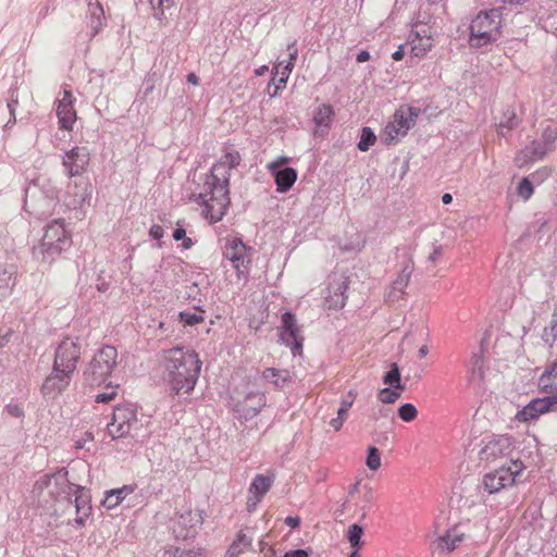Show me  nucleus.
<instances>
[{"mask_svg":"<svg viewBox=\"0 0 557 557\" xmlns=\"http://www.w3.org/2000/svg\"><path fill=\"white\" fill-rule=\"evenodd\" d=\"M159 364L169 389L177 396L190 394L200 375L202 361L196 350L186 346L163 349Z\"/></svg>","mask_w":557,"mask_h":557,"instance_id":"obj_1","label":"nucleus"},{"mask_svg":"<svg viewBox=\"0 0 557 557\" xmlns=\"http://www.w3.org/2000/svg\"><path fill=\"white\" fill-rule=\"evenodd\" d=\"M67 474L66 469L61 468L36 480L32 493L39 505L49 508L54 502L65 500L71 495L73 483L69 481Z\"/></svg>","mask_w":557,"mask_h":557,"instance_id":"obj_2","label":"nucleus"},{"mask_svg":"<svg viewBox=\"0 0 557 557\" xmlns=\"http://www.w3.org/2000/svg\"><path fill=\"white\" fill-rule=\"evenodd\" d=\"M502 21L503 14L498 9L479 12L470 24V46L482 47L496 41L500 36Z\"/></svg>","mask_w":557,"mask_h":557,"instance_id":"obj_3","label":"nucleus"},{"mask_svg":"<svg viewBox=\"0 0 557 557\" xmlns=\"http://www.w3.org/2000/svg\"><path fill=\"white\" fill-rule=\"evenodd\" d=\"M117 350L115 347L104 345L92 357L84 371V380L91 386L107 384L116 367Z\"/></svg>","mask_w":557,"mask_h":557,"instance_id":"obj_4","label":"nucleus"},{"mask_svg":"<svg viewBox=\"0 0 557 557\" xmlns=\"http://www.w3.org/2000/svg\"><path fill=\"white\" fill-rule=\"evenodd\" d=\"M198 202L205 208L206 219L210 220V222L220 221L230 205L228 186L218 182L210 184V178H207L203 191L198 196Z\"/></svg>","mask_w":557,"mask_h":557,"instance_id":"obj_5","label":"nucleus"},{"mask_svg":"<svg viewBox=\"0 0 557 557\" xmlns=\"http://www.w3.org/2000/svg\"><path fill=\"white\" fill-rule=\"evenodd\" d=\"M420 113L419 108L407 104L400 106L381 132L382 143L385 145L398 143L416 125Z\"/></svg>","mask_w":557,"mask_h":557,"instance_id":"obj_6","label":"nucleus"},{"mask_svg":"<svg viewBox=\"0 0 557 557\" xmlns=\"http://www.w3.org/2000/svg\"><path fill=\"white\" fill-rule=\"evenodd\" d=\"M137 410L132 404L114 407L111 421L107 425L108 434L113 438L135 437L141 429Z\"/></svg>","mask_w":557,"mask_h":557,"instance_id":"obj_7","label":"nucleus"},{"mask_svg":"<svg viewBox=\"0 0 557 557\" xmlns=\"http://www.w3.org/2000/svg\"><path fill=\"white\" fill-rule=\"evenodd\" d=\"M523 465L519 460L511 459L508 466L486 473L483 476V487L488 494H495L516 483V479L523 471Z\"/></svg>","mask_w":557,"mask_h":557,"instance_id":"obj_8","label":"nucleus"},{"mask_svg":"<svg viewBox=\"0 0 557 557\" xmlns=\"http://www.w3.org/2000/svg\"><path fill=\"white\" fill-rule=\"evenodd\" d=\"M407 44L412 57L424 58L436 44L435 32L432 26L417 22L408 35Z\"/></svg>","mask_w":557,"mask_h":557,"instance_id":"obj_9","label":"nucleus"},{"mask_svg":"<svg viewBox=\"0 0 557 557\" xmlns=\"http://www.w3.org/2000/svg\"><path fill=\"white\" fill-rule=\"evenodd\" d=\"M82 342L78 337H64L54 351V367L75 373L82 355Z\"/></svg>","mask_w":557,"mask_h":557,"instance_id":"obj_10","label":"nucleus"},{"mask_svg":"<svg viewBox=\"0 0 557 557\" xmlns=\"http://www.w3.org/2000/svg\"><path fill=\"white\" fill-rule=\"evenodd\" d=\"M202 523V517L198 510H186L176 513L170 521V529L176 540L186 541L196 535L198 527Z\"/></svg>","mask_w":557,"mask_h":557,"instance_id":"obj_11","label":"nucleus"},{"mask_svg":"<svg viewBox=\"0 0 557 557\" xmlns=\"http://www.w3.org/2000/svg\"><path fill=\"white\" fill-rule=\"evenodd\" d=\"M75 373L52 366L51 372L41 384V394L45 398L55 399L70 386Z\"/></svg>","mask_w":557,"mask_h":557,"instance_id":"obj_12","label":"nucleus"},{"mask_svg":"<svg viewBox=\"0 0 557 557\" xmlns=\"http://www.w3.org/2000/svg\"><path fill=\"white\" fill-rule=\"evenodd\" d=\"M242 161L239 152L233 148H226L220 160L213 164L211 174L207 177L210 178V184L218 182L220 184L230 185L231 171L235 169Z\"/></svg>","mask_w":557,"mask_h":557,"instance_id":"obj_13","label":"nucleus"},{"mask_svg":"<svg viewBox=\"0 0 557 557\" xmlns=\"http://www.w3.org/2000/svg\"><path fill=\"white\" fill-rule=\"evenodd\" d=\"M278 335L280 341L289 347L294 355L301 351L304 336L301 335L297 319L292 312H285L282 315Z\"/></svg>","mask_w":557,"mask_h":557,"instance_id":"obj_14","label":"nucleus"},{"mask_svg":"<svg viewBox=\"0 0 557 557\" xmlns=\"http://www.w3.org/2000/svg\"><path fill=\"white\" fill-rule=\"evenodd\" d=\"M90 153L86 147H73L66 151L62 164L69 177L79 176L87 171Z\"/></svg>","mask_w":557,"mask_h":557,"instance_id":"obj_15","label":"nucleus"},{"mask_svg":"<svg viewBox=\"0 0 557 557\" xmlns=\"http://www.w3.org/2000/svg\"><path fill=\"white\" fill-rule=\"evenodd\" d=\"M69 506H74L76 517L74 519L76 525L83 527L86 519L91 513L90 494L89 491L81 485L73 484L71 495L65 499Z\"/></svg>","mask_w":557,"mask_h":557,"instance_id":"obj_16","label":"nucleus"},{"mask_svg":"<svg viewBox=\"0 0 557 557\" xmlns=\"http://www.w3.org/2000/svg\"><path fill=\"white\" fill-rule=\"evenodd\" d=\"M548 411H557V394L532 399L517 412L516 419L521 422H527L529 420L536 419Z\"/></svg>","mask_w":557,"mask_h":557,"instance_id":"obj_17","label":"nucleus"},{"mask_svg":"<svg viewBox=\"0 0 557 557\" xmlns=\"http://www.w3.org/2000/svg\"><path fill=\"white\" fill-rule=\"evenodd\" d=\"M511 450L510 437L507 435H500L485 443L479 453V457L482 461L492 463L499 458L509 456Z\"/></svg>","mask_w":557,"mask_h":557,"instance_id":"obj_18","label":"nucleus"},{"mask_svg":"<svg viewBox=\"0 0 557 557\" xmlns=\"http://www.w3.org/2000/svg\"><path fill=\"white\" fill-rule=\"evenodd\" d=\"M265 404L267 399L263 393L250 392L235 405L234 410L239 419L248 421L257 417Z\"/></svg>","mask_w":557,"mask_h":557,"instance_id":"obj_19","label":"nucleus"},{"mask_svg":"<svg viewBox=\"0 0 557 557\" xmlns=\"http://www.w3.org/2000/svg\"><path fill=\"white\" fill-rule=\"evenodd\" d=\"M348 277L341 273H333L329 276V285H327V301L331 308L341 309L345 306L347 295L346 292L348 289Z\"/></svg>","mask_w":557,"mask_h":557,"instance_id":"obj_20","label":"nucleus"},{"mask_svg":"<svg viewBox=\"0 0 557 557\" xmlns=\"http://www.w3.org/2000/svg\"><path fill=\"white\" fill-rule=\"evenodd\" d=\"M250 246H226L223 256L236 270L237 277L246 276L250 263Z\"/></svg>","mask_w":557,"mask_h":557,"instance_id":"obj_21","label":"nucleus"},{"mask_svg":"<svg viewBox=\"0 0 557 557\" xmlns=\"http://www.w3.org/2000/svg\"><path fill=\"white\" fill-rule=\"evenodd\" d=\"M75 98L70 90H64L62 98L59 99L57 107V115L59 119L60 127L71 131L76 121V111L74 109Z\"/></svg>","mask_w":557,"mask_h":557,"instance_id":"obj_22","label":"nucleus"},{"mask_svg":"<svg viewBox=\"0 0 557 557\" xmlns=\"http://www.w3.org/2000/svg\"><path fill=\"white\" fill-rule=\"evenodd\" d=\"M334 117L335 111L331 104H319L312 112L314 136H325L333 124Z\"/></svg>","mask_w":557,"mask_h":557,"instance_id":"obj_23","label":"nucleus"},{"mask_svg":"<svg viewBox=\"0 0 557 557\" xmlns=\"http://www.w3.org/2000/svg\"><path fill=\"white\" fill-rule=\"evenodd\" d=\"M519 122L520 120L518 117L516 103H507L503 107L499 116L497 117L496 132L498 135L505 136L510 133Z\"/></svg>","mask_w":557,"mask_h":557,"instance_id":"obj_24","label":"nucleus"},{"mask_svg":"<svg viewBox=\"0 0 557 557\" xmlns=\"http://www.w3.org/2000/svg\"><path fill=\"white\" fill-rule=\"evenodd\" d=\"M182 264L176 258H168L163 260L157 271L156 281H161L166 286H173L178 282Z\"/></svg>","mask_w":557,"mask_h":557,"instance_id":"obj_25","label":"nucleus"},{"mask_svg":"<svg viewBox=\"0 0 557 557\" xmlns=\"http://www.w3.org/2000/svg\"><path fill=\"white\" fill-rule=\"evenodd\" d=\"M543 144L533 143L532 159H542L557 141V123L549 122L542 134Z\"/></svg>","mask_w":557,"mask_h":557,"instance_id":"obj_26","label":"nucleus"},{"mask_svg":"<svg viewBox=\"0 0 557 557\" xmlns=\"http://www.w3.org/2000/svg\"><path fill=\"white\" fill-rule=\"evenodd\" d=\"M412 272L413 264L411 262L406 263L400 273L398 274L397 278L392 283L388 289L387 299L389 301H397L403 297L405 289L410 281Z\"/></svg>","mask_w":557,"mask_h":557,"instance_id":"obj_27","label":"nucleus"},{"mask_svg":"<svg viewBox=\"0 0 557 557\" xmlns=\"http://www.w3.org/2000/svg\"><path fill=\"white\" fill-rule=\"evenodd\" d=\"M69 237L70 233L64 221L59 219L48 224L42 240L44 244H60L67 240Z\"/></svg>","mask_w":557,"mask_h":557,"instance_id":"obj_28","label":"nucleus"},{"mask_svg":"<svg viewBox=\"0 0 557 557\" xmlns=\"http://www.w3.org/2000/svg\"><path fill=\"white\" fill-rule=\"evenodd\" d=\"M275 180L276 190L278 193L288 191L296 183L298 174L293 168H284L280 171L270 172Z\"/></svg>","mask_w":557,"mask_h":557,"instance_id":"obj_29","label":"nucleus"},{"mask_svg":"<svg viewBox=\"0 0 557 557\" xmlns=\"http://www.w3.org/2000/svg\"><path fill=\"white\" fill-rule=\"evenodd\" d=\"M539 386L545 393L557 394V362L542 373L539 379Z\"/></svg>","mask_w":557,"mask_h":557,"instance_id":"obj_30","label":"nucleus"},{"mask_svg":"<svg viewBox=\"0 0 557 557\" xmlns=\"http://www.w3.org/2000/svg\"><path fill=\"white\" fill-rule=\"evenodd\" d=\"M274 482V475L273 474H257L250 486H249V494H252L255 496H258L260 498H263V496L269 492L272 484Z\"/></svg>","mask_w":557,"mask_h":557,"instance_id":"obj_31","label":"nucleus"},{"mask_svg":"<svg viewBox=\"0 0 557 557\" xmlns=\"http://www.w3.org/2000/svg\"><path fill=\"white\" fill-rule=\"evenodd\" d=\"M262 377L277 388H283L290 382V374L287 370L275 368H267L262 373Z\"/></svg>","mask_w":557,"mask_h":557,"instance_id":"obj_32","label":"nucleus"},{"mask_svg":"<svg viewBox=\"0 0 557 557\" xmlns=\"http://www.w3.org/2000/svg\"><path fill=\"white\" fill-rule=\"evenodd\" d=\"M133 491L134 488L129 485H124L121 488L108 491L106 492L102 505L108 509H112L120 505L127 495L133 493Z\"/></svg>","mask_w":557,"mask_h":557,"instance_id":"obj_33","label":"nucleus"},{"mask_svg":"<svg viewBox=\"0 0 557 557\" xmlns=\"http://www.w3.org/2000/svg\"><path fill=\"white\" fill-rule=\"evenodd\" d=\"M252 545V537L246 535L243 531H239L236 535V539L230 545L226 557H238L246 549L250 548Z\"/></svg>","mask_w":557,"mask_h":557,"instance_id":"obj_34","label":"nucleus"},{"mask_svg":"<svg viewBox=\"0 0 557 557\" xmlns=\"http://www.w3.org/2000/svg\"><path fill=\"white\" fill-rule=\"evenodd\" d=\"M465 535L457 530H449L438 539V548L443 552H453L462 541Z\"/></svg>","mask_w":557,"mask_h":557,"instance_id":"obj_35","label":"nucleus"},{"mask_svg":"<svg viewBox=\"0 0 557 557\" xmlns=\"http://www.w3.org/2000/svg\"><path fill=\"white\" fill-rule=\"evenodd\" d=\"M288 50L290 52H289V61L287 62V64L282 69V71H280L281 64L275 65L273 69V75L274 76L280 75L283 87H285V85L288 81V77L294 69V64H295V61L298 55V51L294 46H289ZM274 79H275V77L272 78V82H274Z\"/></svg>","mask_w":557,"mask_h":557,"instance_id":"obj_36","label":"nucleus"},{"mask_svg":"<svg viewBox=\"0 0 557 557\" xmlns=\"http://www.w3.org/2000/svg\"><path fill=\"white\" fill-rule=\"evenodd\" d=\"M60 253V246H33L32 248V256L38 262H51Z\"/></svg>","mask_w":557,"mask_h":557,"instance_id":"obj_37","label":"nucleus"},{"mask_svg":"<svg viewBox=\"0 0 557 557\" xmlns=\"http://www.w3.org/2000/svg\"><path fill=\"white\" fill-rule=\"evenodd\" d=\"M15 284L14 271L11 268H0V300L8 296Z\"/></svg>","mask_w":557,"mask_h":557,"instance_id":"obj_38","label":"nucleus"},{"mask_svg":"<svg viewBox=\"0 0 557 557\" xmlns=\"http://www.w3.org/2000/svg\"><path fill=\"white\" fill-rule=\"evenodd\" d=\"M203 311L199 308V306H195L194 311L185 310L180 312V321L184 325L194 326L203 322Z\"/></svg>","mask_w":557,"mask_h":557,"instance_id":"obj_39","label":"nucleus"},{"mask_svg":"<svg viewBox=\"0 0 557 557\" xmlns=\"http://www.w3.org/2000/svg\"><path fill=\"white\" fill-rule=\"evenodd\" d=\"M383 383L398 391H404L405 386L401 384L400 370L397 363L391 364V369L383 376Z\"/></svg>","mask_w":557,"mask_h":557,"instance_id":"obj_40","label":"nucleus"},{"mask_svg":"<svg viewBox=\"0 0 557 557\" xmlns=\"http://www.w3.org/2000/svg\"><path fill=\"white\" fill-rule=\"evenodd\" d=\"M469 372L472 380H482L483 377V354L482 351L474 352L468 364Z\"/></svg>","mask_w":557,"mask_h":557,"instance_id":"obj_41","label":"nucleus"},{"mask_svg":"<svg viewBox=\"0 0 557 557\" xmlns=\"http://www.w3.org/2000/svg\"><path fill=\"white\" fill-rule=\"evenodd\" d=\"M363 534V528L357 523L351 524L348 528L347 539L354 549H360L362 542L361 536Z\"/></svg>","mask_w":557,"mask_h":557,"instance_id":"obj_42","label":"nucleus"},{"mask_svg":"<svg viewBox=\"0 0 557 557\" xmlns=\"http://www.w3.org/2000/svg\"><path fill=\"white\" fill-rule=\"evenodd\" d=\"M376 136L370 127H363L361 131V137L358 143V149L361 151H368L370 147L375 144Z\"/></svg>","mask_w":557,"mask_h":557,"instance_id":"obj_43","label":"nucleus"},{"mask_svg":"<svg viewBox=\"0 0 557 557\" xmlns=\"http://www.w3.org/2000/svg\"><path fill=\"white\" fill-rule=\"evenodd\" d=\"M401 392L393 387H384L380 389L377 397L383 404H394L400 397Z\"/></svg>","mask_w":557,"mask_h":557,"instance_id":"obj_44","label":"nucleus"},{"mask_svg":"<svg viewBox=\"0 0 557 557\" xmlns=\"http://www.w3.org/2000/svg\"><path fill=\"white\" fill-rule=\"evenodd\" d=\"M398 416L403 421L411 422L417 418L418 410L412 404L406 403L398 408Z\"/></svg>","mask_w":557,"mask_h":557,"instance_id":"obj_45","label":"nucleus"},{"mask_svg":"<svg viewBox=\"0 0 557 557\" xmlns=\"http://www.w3.org/2000/svg\"><path fill=\"white\" fill-rule=\"evenodd\" d=\"M366 465L370 470L373 471L377 470L381 467V456L376 447L370 446L368 448Z\"/></svg>","mask_w":557,"mask_h":557,"instance_id":"obj_46","label":"nucleus"},{"mask_svg":"<svg viewBox=\"0 0 557 557\" xmlns=\"http://www.w3.org/2000/svg\"><path fill=\"white\" fill-rule=\"evenodd\" d=\"M356 399V395L350 391L341 401L339 408L337 409V416L347 419L349 409L352 407Z\"/></svg>","mask_w":557,"mask_h":557,"instance_id":"obj_47","label":"nucleus"},{"mask_svg":"<svg viewBox=\"0 0 557 557\" xmlns=\"http://www.w3.org/2000/svg\"><path fill=\"white\" fill-rule=\"evenodd\" d=\"M104 385L109 388V391L97 394L95 396L96 403H109L115 398L117 386H112L111 382H107V384H104Z\"/></svg>","mask_w":557,"mask_h":557,"instance_id":"obj_48","label":"nucleus"},{"mask_svg":"<svg viewBox=\"0 0 557 557\" xmlns=\"http://www.w3.org/2000/svg\"><path fill=\"white\" fill-rule=\"evenodd\" d=\"M533 191L532 183L528 178L521 180L518 185V195L528 200L533 195Z\"/></svg>","mask_w":557,"mask_h":557,"instance_id":"obj_49","label":"nucleus"},{"mask_svg":"<svg viewBox=\"0 0 557 557\" xmlns=\"http://www.w3.org/2000/svg\"><path fill=\"white\" fill-rule=\"evenodd\" d=\"M290 159L288 157H285V156H281V157H277L275 160H273L272 162H270L268 165H267V169L269 170V172H275V171H280L282 170L281 168L287 163H289Z\"/></svg>","mask_w":557,"mask_h":557,"instance_id":"obj_50","label":"nucleus"},{"mask_svg":"<svg viewBox=\"0 0 557 557\" xmlns=\"http://www.w3.org/2000/svg\"><path fill=\"white\" fill-rule=\"evenodd\" d=\"M152 4L157 7L158 13L157 17L159 20L164 16V9L170 8L172 5V0H151Z\"/></svg>","mask_w":557,"mask_h":557,"instance_id":"obj_51","label":"nucleus"},{"mask_svg":"<svg viewBox=\"0 0 557 557\" xmlns=\"http://www.w3.org/2000/svg\"><path fill=\"white\" fill-rule=\"evenodd\" d=\"M5 411L11 416V417H14V418H21L24 416V410L23 408L17 405V404H8L5 406Z\"/></svg>","mask_w":557,"mask_h":557,"instance_id":"obj_52","label":"nucleus"},{"mask_svg":"<svg viewBox=\"0 0 557 557\" xmlns=\"http://www.w3.org/2000/svg\"><path fill=\"white\" fill-rule=\"evenodd\" d=\"M186 288L188 298H193L194 300H196L197 297L200 295V289L197 283H190L189 285L186 286Z\"/></svg>","mask_w":557,"mask_h":557,"instance_id":"obj_53","label":"nucleus"},{"mask_svg":"<svg viewBox=\"0 0 557 557\" xmlns=\"http://www.w3.org/2000/svg\"><path fill=\"white\" fill-rule=\"evenodd\" d=\"M163 233H164L163 227L160 225H152L149 231V234L153 240L161 239L163 237Z\"/></svg>","mask_w":557,"mask_h":557,"instance_id":"obj_54","label":"nucleus"},{"mask_svg":"<svg viewBox=\"0 0 557 557\" xmlns=\"http://www.w3.org/2000/svg\"><path fill=\"white\" fill-rule=\"evenodd\" d=\"M262 498L255 496L252 494H249L247 499V509L248 511H253L257 507V505L261 502Z\"/></svg>","mask_w":557,"mask_h":557,"instance_id":"obj_55","label":"nucleus"},{"mask_svg":"<svg viewBox=\"0 0 557 557\" xmlns=\"http://www.w3.org/2000/svg\"><path fill=\"white\" fill-rule=\"evenodd\" d=\"M185 230L184 228H176L173 233V238L175 240H184L183 244H191V239L190 238H185Z\"/></svg>","mask_w":557,"mask_h":557,"instance_id":"obj_56","label":"nucleus"},{"mask_svg":"<svg viewBox=\"0 0 557 557\" xmlns=\"http://www.w3.org/2000/svg\"><path fill=\"white\" fill-rule=\"evenodd\" d=\"M346 421L345 418L343 417H339L337 416L336 418H333L331 421H330V425L335 430V431H339L343 426V423Z\"/></svg>","mask_w":557,"mask_h":557,"instance_id":"obj_57","label":"nucleus"},{"mask_svg":"<svg viewBox=\"0 0 557 557\" xmlns=\"http://www.w3.org/2000/svg\"><path fill=\"white\" fill-rule=\"evenodd\" d=\"M94 435L90 432L85 433V437L76 442V448H85L87 442H92Z\"/></svg>","mask_w":557,"mask_h":557,"instance_id":"obj_58","label":"nucleus"},{"mask_svg":"<svg viewBox=\"0 0 557 557\" xmlns=\"http://www.w3.org/2000/svg\"><path fill=\"white\" fill-rule=\"evenodd\" d=\"M285 524L288 525L292 529H296L300 524V518L299 517H292L288 516L284 520Z\"/></svg>","mask_w":557,"mask_h":557,"instance_id":"obj_59","label":"nucleus"},{"mask_svg":"<svg viewBox=\"0 0 557 557\" xmlns=\"http://www.w3.org/2000/svg\"><path fill=\"white\" fill-rule=\"evenodd\" d=\"M442 253V246L434 247L433 251L429 255L428 260L432 263H435Z\"/></svg>","mask_w":557,"mask_h":557,"instance_id":"obj_60","label":"nucleus"},{"mask_svg":"<svg viewBox=\"0 0 557 557\" xmlns=\"http://www.w3.org/2000/svg\"><path fill=\"white\" fill-rule=\"evenodd\" d=\"M284 557H309V555L305 549H295L285 553Z\"/></svg>","mask_w":557,"mask_h":557,"instance_id":"obj_61","label":"nucleus"},{"mask_svg":"<svg viewBox=\"0 0 557 557\" xmlns=\"http://www.w3.org/2000/svg\"><path fill=\"white\" fill-rule=\"evenodd\" d=\"M392 57H393V59H394L395 61H400V60H403V59H404V57H405V48H404V45H400V46L398 47V49L393 53V55H392Z\"/></svg>","mask_w":557,"mask_h":557,"instance_id":"obj_62","label":"nucleus"},{"mask_svg":"<svg viewBox=\"0 0 557 557\" xmlns=\"http://www.w3.org/2000/svg\"><path fill=\"white\" fill-rule=\"evenodd\" d=\"M369 59H370V53L366 50L360 51L356 58L357 62H359V63L367 62Z\"/></svg>","mask_w":557,"mask_h":557,"instance_id":"obj_63","label":"nucleus"},{"mask_svg":"<svg viewBox=\"0 0 557 557\" xmlns=\"http://www.w3.org/2000/svg\"><path fill=\"white\" fill-rule=\"evenodd\" d=\"M10 336H11L10 330H8L4 334L0 333V348L5 346L9 343Z\"/></svg>","mask_w":557,"mask_h":557,"instance_id":"obj_64","label":"nucleus"}]
</instances>
